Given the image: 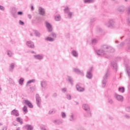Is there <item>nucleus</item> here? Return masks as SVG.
Returning <instances> with one entry per match:
<instances>
[{
  "instance_id": "1",
  "label": "nucleus",
  "mask_w": 130,
  "mask_h": 130,
  "mask_svg": "<svg viewBox=\"0 0 130 130\" xmlns=\"http://www.w3.org/2000/svg\"><path fill=\"white\" fill-rule=\"evenodd\" d=\"M96 52L99 56H105L108 58V56H107V54L108 52H114V49L108 45H104L102 46L101 50H96Z\"/></svg>"
},
{
  "instance_id": "2",
  "label": "nucleus",
  "mask_w": 130,
  "mask_h": 130,
  "mask_svg": "<svg viewBox=\"0 0 130 130\" xmlns=\"http://www.w3.org/2000/svg\"><path fill=\"white\" fill-rule=\"evenodd\" d=\"M82 108L83 109H84V110H85V111H88V115H86V117L91 116V112H90V108H89V106H88V105L84 104L82 106Z\"/></svg>"
},
{
  "instance_id": "3",
  "label": "nucleus",
  "mask_w": 130,
  "mask_h": 130,
  "mask_svg": "<svg viewBox=\"0 0 130 130\" xmlns=\"http://www.w3.org/2000/svg\"><path fill=\"white\" fill-rule=\"evenodd\" d=\"M36 102L38 106L39 107H41V98L39 96V94H37L36 95Z\"/></svg>"
},
{
  "instance_id": "4",
  "label": "nucleus",
  "mask_w": 130,
  "mask_h": 130,
  "mask_svg": "<svg viewBox=\"0 0 130 130\" xmlns=\"http://www.w3.org/2000/svg\"><path fill=\"white\" fill-rule=\"evenodd\" d=\"M108 77V72H107L105 75V77H104V80L102 81V87L103 88H104L106 86V83L107 81L106 79Z\"/></svg>"
},
{
  "instance_id": "5",
  "label": "nucleus",
  "mask_w": 130,
  "mask_h": 130,
  "mask_svg": "<svg viewBox=\"0 0 130 130\" xmlns=\"http://www.w3.org/2000/svg\"><path fill=\"white\" fill-rule=\"evenodd\" d=\"M106 26L107 27H109V28H112L113 26H114V21L113 20L111 19L109 21V22L107 23Z\"/></svg>"
},
{
  "instance_id": "6",
  "label": "nucleus",
  "mask_w": 130,
  "mask_h": 130,
  "mask_svg": "<svg viewBox=\"0 0 130 130\" xmlns=\"http://www.w3.org/2000/svg\"><path fill=\"white\" fill-rule=\"evenodd\" d=\"M46 26L49 32H51L52 31V26H51V24L48 22H46Z\"/></svg>"
},
{
  "instance_id": "7",
  "label": "nucleus",
  "mask_w": 130,
  "mask_h": 130,
  "mask_svg": "<svg viewBox=\"0 0 130 130\" xmlns=\"http://www.w3.org/2000/svg\"><path fill=\"white\" fill-rule=\"evenodd\" d=\"M92 67L90 68L89 71L87 72L86 77L88 78V79H92Z\"/></svg>"
},
{
  "instance_id": "8",
  "label": "nucleus",
  "mask_w": 130,
  "mask_h": 130,
  "mask_svg": "<svg viewBox=\"0 0 130 130\" xmlns=\"http://www.w3.org/2000/svg\"><path fill=\"white\" fill-rule=\"evenodd\" d=\"M12 115H15V116H19V111L17 110L14 109L11 112Z\"/></svg>"
},
{
  "instance_id": "9",
  "label": "nucleus",
  "mask_w": 130,
  "mask_h": 130,
  "mask_svg": "<svg viewBox=\"0 0 130 130\" xmlns=\"http://www.w3.org/2000/svg\"><path fill=\"white\" fill-rule=\"evenodd\" d=\"M39 13L40 15H41L42 16H43L44 14H45V11L44 10V9L42 8V7L39 8Z\"/></svg>"
},
{
  "instance_id": "10",
  "label": "nucleus",
  "mask_w": 130,
  "mask_h": 130,
  "mask_svg": "<svg viewBox=\"0 0 130 130\" xmlns=\"http://www.w3.org/2000/svg\"><path fill=\"white\" fill-rule=\"evenodd\" d=\"M64 12L67 13V14L68 13V16L70 18H71L72 17V15H73V14L72 13V12H70V10L69 9V7H67L64 10Z\"/></svg>"
},
{
  "instance_id": "11",
  "label": "nucleus",
  "mask_w": 130,
  "mask_h": 130,
  "mask_svg": "<svg viewBox=\"0 0 130 130\" xmlns=\"http://www.w3.org/2000/svg\"><path fill=\"white\" fill-rule=\"evenodd\" d=\"M24 103L25 104H26V105H28L29 108H33V105H32V104L30 102V101L28 100H25Z\"/></svg>"
},
{
  "instance_id": "12",
  "label": "nucleus",
  "mask_w": 130,
  "mask_h": 130,
  "mask_svg": "<svg viewBox=\"0 0 130 130\" xmlns=\"http://www.w3.org/2000/svg\"><path fill=\"white\" fill-rule=\"evenodd\" d=\"M26 45L28 47H30V48H34V43H33V42L31 41L27 42Z\"/></svg>"
},
{
  "instance_id": "13",
  "label": "nucleus",
  "mask_w": 130,
  "mask_h": 130,
  "mask_svg": "<svg viewBox=\"0 0 130 130\" xmlns=\"http://www.w3.org/2000/svg\"><path fill=\"white\" fill-rule=\"evenodd\" d=\"M116 98L118 101H123V97L120 95L116 94Z\"/></svg>"
},
{
  "instance_id": "14",
  "label": "nucleus",
  "mask_w": 130,
  "mask_h": 130,
  "mask_svg": "<svg viewBox=\"0 0 130 130\" xmlns=\"http://www.w3.org/2000/svg\"><path fill=\"white\" fill-rule=\"evenodd\" d=\"M74 71L75 73H77V74H79V75H81V76H83L84 75V73L81 72V71H80V70L76 69V68H74Z\"/></svg>"
},
{
  "instance_id": "15",
  "label": "nucleus",
  "mask_w": 130,
  "mask_h": 130,
  "mask_svg": "<svg viewBox=\"0 0 130 130\" xmlns=\"http://www.w3.org/2000/svg\"><path fill=\"white\" fill-rule=\"evenodd\" d=\"M41 85L42 87V90H43V89H45V88L47 87V84H46V82L44 81L41 82Z\"/></svg>"
},
{
  "instance_id": "16",
  "label": "nucleus",
  "mask_w": 130,
  "mask_h": 130,
  "mask_svg": "<svg viewBox=\"0 0 130 130\" xmlns=\"http://www.w3.org/2000/svg\"><path fill=\"white\" fill-rule=\"evenodd\" d=\"M76 89L77 90V91H79V92H83V91H84V90H85V89H84V88H82L80 86V85H79V84H77L76 85Z\"/></svg>"
},
{
  "instance_id": "17",
  "label": "nucleus",
  "mask_w": 130,
  "mask_h": 130,
  "mask_svg": "<svg viewBox=\"0 0 130 130\" xmlns=\"http://www.w3.org/2000/svg\"><path fill=\"white\" fill-rule=\"evenodd\" d=\"M111 64L113 68V69L114 70H115V71H117V64H116V62L113 61L112 62Z\"/></svg>"
},
{
  "instance_id": "18",
  "label": "nucleus",
  "mask_w": 130,
  "mask_h": 130,
  "mask_svg": "<svg viewBox=\"0 0 130 130\" xmlns=\"http://www.w3.org/2000/svg\"><path fill=\"white\" fill-rule=\"evenodd\" d=\"M69 120L70 121H74V120H75V115L73 113H71L70 115Z\"/></svg>"
},
{
  "instance_id": "19",
  "label": "nucleus",
  "mask_w": 130,
  "mask_h": 130,
  "mask_svg": "<svg viewBox=\"0 0 130 130\" xmlns=\"http://www.w3.org/2000/svg\"><path fill=\"white\" fill-rule=\"evenodd\" d=\"M63 122L62 120H56L54 121V123H55V124H61V123Z\"/></svg>"
},
{
  "instance_id": "20",
  "label": "nucleus",
  "mask_w": 130,
  "mask_h": 130,
  "mask_svg": "<svg viewBox=\"0 0 130 130\" xmlns=\"http://www.w3.org/2000/svg\"><path fill=\"white\" fill-rule=\"evenodd\" d=\"M25 127L27 130H33V126L31 125H26Z\"/></svg>"
},
{
  "instance_id": "21",
  "label": "nucleus",
  "mask_w": 130,
  "mask_h": 130,
  "mask_svg": "<svg viewBox=\"0 0 130 130\" xmlns=\"http://www.w3.org/2000/svg\"><path fill=\"white\" fill-rule=\"evenodd\" d=\"M16 121H17V122H19L20 124H23V119H22V118H21L20 117L17 118Z\"/></svg>"
},
{
  "instance_id": "22",
  "label": "nucleus",
  "mask_w": 130,
  "mask_h": 130,
  "mask_svg": "<svg viewBox=\"0 0 130 130\" xmlns=\"http://www.w3.org/2000/svg\"><path fill=\"white\" fill-rule=\"evenodd\" d=\"M34 57H35V58H36V59H42V58H43V56L40 55H34Z\"/></svg>"
},
{
  "instance_id": "23",
  "label": "nucleus",
  "mask_w": 130,
  "mask_h": 130,
  "mask_svg": "<svg viewBox=\"0 0 130 130\" xmlns=\"http://www.w3.org/2000/svg\"><path fill=\"white\" fill-rule=\"evenodd\" d=\"M119 92H121V93H124V87H120L118 88Z\"/></svg>"
},
{
  "instance_id": "24",
  "label": "nucleus",
  "mask_w": 130,
  "mask_h": 130,
  "mask_svg": "<svg viewBox=\"0 0 130 130\" xmlns=\"http://www.w3.org/2000/svg\"><path fill=\"white\" fill-rule=\"evenodd\" d=\"M72 53L73 56H75V57H78V52H77V51L74 50L72 52Z\"/></svg>"
},
{
  "instance_id": "25",
  "label": "nucleus",
  "mask_w": 130,
  "mask_h": 130,
  "mask_svg": "<svg viewBox=\"0 0 130 130\" xmlns=\"http://www.w3.org/2000/svg\"><path fill=\"white\" fill-rule=\"evenodd\" d=\"M24 78H21L19 81V85H21L22 86L23 85V83H24Z\"/></svg>"
},
{
  "instance_id": "26",
  "label": "nucleus",
  "mask_w": 130,
  "mask_h": 130,
  "mask_svg": "<svg viewBox=\"0 0 130 130\" xmlns=\"http://www.w3.org/2000/svg\"><path fill=\"white\" fill-rule=\"evenodd\" d=\"M14 67H15V64H14V63H12L10 64V71H11V72L13 71V70H14Z\"/></svg>"
},
{
  "instance_id": "27",
  "label": "nucleus",
  "mask_w": 130,
  "mask_h": 130,
  "mask_svg": "<svg viewBox=\"0 0 130 130\" xmlns=\"http://www.w3.org/2000/svg\"><path fill=\"white\" fill-rule=\"evenodd\" d=\"M23 111L25 113H27L28 112V109L27 108V107L26 106H24L23 108Z\"/></svg>"
},
{
  "instance_id": "28",
  "label": "nucleus",
  "mask_w": 130,
  "mask_h": 130,
  "mask_svg": "<svg viewBox=\"0 0 130 130\" xmlns=\"http://www.w3.org/2000/svg\"><path fill=\"white\" fill-rule=\"evenodd\" d=\"M46 40H47V41L52 42V41H53V40H54V39L52 38L47 37L46 38Z\"/></svg>"
},
{
  "instance_id": "29",
  "label": "nucleus",
  "mask_w": 130,
  "mask_h": 130,
  "mask_svg": "<svg viewBox=\"0 0 130 130\" xmlns=\"http://www.w3.org/2000/svg\"><path fill=\"white\" fill-rule=\"evenodd\" d=\"M61 115L62 118H66V117H67V114H66V113L63 112H61Z\"/></svg>"
},
{
  "instance_id": "30",
  "label": "nucleus",
  "mask_w": 130,
  "mask_h": 130,
  "mask_svg": "<svg viewBox=\"0 0 130 130\" xmlns=\"http://www.w3.org/2000/svg\"><path fill=\"white\" fill-rule=\"evenodd\" d=\"M94 2H95V0H84V3H88V4L94 3Z\"/></svg>"
},
{
  "instance_id": "31",
  "label": "nucleus",
  "mask_w": 130,
  "mask_h": 130,
  "mask_svg": "<svg viewBox=\"0 0 130 130\" xmlns=\"http://www.w3.org/2000/svg\"><path fill=\"white\" fill-rule=\"evenodd\" d=\"M55 20L56 21H60V16L57 15L55 17Z\"/></svg>"
},
{
  "instance_id": "32",
  "label": "nucleus",
  "mask_w": 130,
  "mask_h": 130,
  "mask_svg": "<svg viewBox=\"0 0 130 130\" xmlns=\"http://www.w3.org/2000/svg\"><path fill=\"white\" fill-rule=\"evenodd\" d=\"M35 34L36 36H38V37H40V33L38 32L37 30L35 31Z\"/></svg>"
},
{
  "instance_id": "33",
  "label": "nucleus",
  "mask_w": 130,
  "mask_h": 130,
  "mask_svg": "<svg viewBox=\"0 0 130 130\" xmlns=\"http://www.w3.org/2000/svg\"><path fill=\"white\" fill-rule=\"evenodd\" d=\"M68 80L70 82V84H71V85H73V79H72V78H71V77L68 76Z\"/></svg>"
},
{
  "instance_id": "34",
  "label": "nucleus",
  "mask_w": 130,
  "mask_h": 130,
  "mask_svg": "<svg viewBox=\"0 0 130 130\" xmlns=\"http://www.w3.org/2000/svg\"><path fill=\"white\" fill-rule=\"evenodd\" d=\"M126 73L128 77H129L130 71H129V68L128 67L126 68Z\"/></svg>"
},
{
  "instance_id": "35",
  "label": "nucleus",
  "mask_w": 130,
  "mask_h": 130,
  "mask_svg": "<svg viewBox=\"0 0 130 130\" xmlns=\"http://www.w3.org/2000/svg\"><path fill=\"white\" fill-rule=\"evenodd\" d=\"M7 54L8 56L11 57L13 55V53H12V51H8Z\"/></svg>"
},
{
  "instance_id": "36",
  "label": "nucleus",
  "mask_w": 130,
  "mask_h": 130,
  "mask_svg": "<svg viewBox=\"0 0 130 130\" xmlns=\"http://www.w3.org/2000/svg\"><path fill=\"white\" fill-rule=\"evenodd\" d=\"M34 82H35V80L32 79V80H30L28 81L27 82V84H30L31 83H34Z\"/></svg>"
},
{
  "instance_id": "37",
  "label": "nucleus",
  "mask_w": 130,
  "mask_h": 130,
  "mask_svg": "<svg viewBox=\"0 0 130 130\" xmlns=\"http://www.w3.org/2000/svg\"><path fill=\"white\" fill-rule=\"evenodd\" d=\"M96 43H97V40H96V39H93V40H92V44H93V45L96 44Z\"/></svg>"
},
{
  "instance_id": "38",
  "label": "nucleus",
  "mask_w": 130,
  "mask_h": 130,
  "mask_svg": "<svg viewBox=\"0 0 130 130\" xmlns=\"http://www.w3.org/2000/svg\"><path fill=\"white\" fill-rule=\"evenodd\" d=\"M67 98L68 99V100H71V99H72V96L70 94H67Z\"/></svg>"
},
{
  "instance_id": "39",
  "label": "nucleus",
  "mask_w": 130,
  "mask_h": 130,
  "mask_svg": "<svg viewBox=\"0 0 130 130\" xmlns=\"http://www.w3.org/2000/svg\"><path fill=\"white\" fill-rule=\"evenodd\" d=\"M51 36H52V37H53L54 38H56V34H54V33H52L51 34Z\"/></svg>"
},
{
  "instance_id": "40",
  "label": "nucleus",
  "mask_w": 130,
  "mask_h": 130,
  "mask_svg": "<svg viewBox=\"0 0 130 130\" xmlns=\"http://www.w3.org/2000/svg\"><path fill=\"white\" fill-rule=\"evenodd\" d=\"M126 12L128 15L130 14V6L127 9Z\"/></svg>"
},
{
  "instance_id": "41",
  "label": "nucleus",
  "mask_w": 130,
  "mask_h": 130,
  "mask_svg": "<svg viewBox=\"0 0 130 130\" xmlns=\"http://www.w3.org/2000/svg\"><path fill=\"white\" fill-rule=\"evenodd\" d=\"M61 91H62V92H63V93H64V92H66L67 91V88H62Z\"/></svg>"
},
{
  "instance_id": "42",
  "label": "nucleus",
  "mask_w": 130,
  "mask_h": 130,
  "mask_svg": "<svg viewBox=\"0 0 130 130\" xmlns=\"http://www.w3.org/2000/svg\"><path fill=\"white\" fill-rule=\"evenodd\" d=\"M126 111H127L128 112H130V107H127L126 108Z\"/></svg>"
},
{
  "instance_id": "43",
  "label": "nucleus",
  "mask_w": 130,
  "mask_h": 130,
  "mask_svg": "<svg viewBox=\"0 0 130 130\" xmlns=\"http://www.w3.org/2000/svg\"><path fill=\"white\" fill-rule=\"evenodd\" d=\"M17 14L21 16L22 15H23V12H21V11H19L17 13Z\"/></svg>"
},
{
  "instance_id": "44",
  "label": "nucleus",
  "mask_w": 130,
  "mask_h": 130,
  "mask_svg": "<svg viewBox=\"0 0 130 130\" xmlns=\"http://www.w3.org/2000/svg\"><path fill=\"white\" fill-rule=\"evenodd\" d=\"M0 10L4 11V10H5V7H3L2 6H0Z\"/></svg>"
},
{
  "instance_id": "45",
  "label": "nucleus",
  "mask_w": 130,
  "mask_h": 130,
  "mask_svg": "<svg viewBox=\"0 0 130 130\" xmlns=\"http://www.w3.org/2000/svg\"><path fill=\"white\" fill-rule=\"evenodd\" d=\"M127 23L128 25H129V26H130V18H129L127 20Z\"/></svg>"
},
{
  "instance_id": "46",
  "label": "nucleus",
  "mask_w": 130,
  "mask_h": 130,
  "mask_svg": "<svg viewBox=\"0 0 130 130\" xmlns=\"http://www.w3.org/2000/svg\"><path fill=\"white\" fill-rule=\"evenodd\" d=\"M19 24H20V25H24V22H23L21 20H19Z\"/></svg>"
},
{
  "instance_id": "47",
  "label": "nucleus",
  "mask_w": 130,
  "mask_h": 130,
  "mask_svg": "<svg viewBox=\"0 0 130 130\" xmlns=\"http://www.w3.org/2000/svg\"><path fill=\"white\" fill-rule=\"evenodd\" d=\"M27 17H28V19H31V18H32V16H31V15H30V14H28L27 15Z\"/></svg>"
},
{
  "instance_id": "48",
  "label": "nucleus",
  "mask_w": 130,
  "mask_h": 130,
  "mask_svg": "<svg viewBox=\"0 0 130 130\" xmlns=\"http://www.w3.org/2000/svg\"><path fill=\"white\" fill-rule=\"evenodd\" d=\"M109 103H112L113 102V101H112V100H111V99H109Z\"/></svg>"
},
{
  "instance_id": "49",
  "label": "nucleus",
  "mask_w": 130,
  "mask_h": 130,
  "mask_svg": "<svg viewBox=\"0 0 130 130\" xmlns=\"http://www.w3.org/2000/svg\"><path fill=\"white\" fill-rule=\"evenodd\" d=\"M120 46H123V45H124V43L123 42H122L121 44H120Z\"/></svg>"
},
{
  "instance_id": "50",
  "label": "nucleus",
  "mask_w": 130,
  "mask_h": 130,
  "mask_svg": "<svg viewBox=\"0 0 130 130\" xmlns=\"http://www.w3.org/2000/svg\"><path fill=\"white\" fill-rule=\"evenodd\" d=\"M31 11H34V7H33V6H31Z\"/></svg>"
},
{
  "instance_id": "51",
  "label": "nucleus",
  "mask_w": 130,
  "mask_h": 130,
  "mask_svg": "<svg viewBox=\"0 0 130 130\" xmlns=\"http://www.w3.org/2000/svg\"><path fill=\"white\" fill-rule=\"evenodd\" d=\"M119 12H123L124 11V9H119Z\"/></svg>"
},
{
  "instance_id": "52",
  "label": "nucleus",
  "mask_w": 130,
  "mask_h": 130,
  "mask_svg": "<svg viewBox=\"0 0 130 130\" xmlns=\"http://www.w3.org/2000/svg\"><path fill=\"white\" fill-rule=\"evenodd\" d=\"M52 112H53V110H51V111H49V114H51V113H52Z\"/></svg>"
},
{
  "instance_id": "53",
  "label": "nucleus",
  "mask_w": 130,
  "mask_h": 130,
  "mask_svg": "<svg viewBox=\"0 0 130 130\" xmlns=\"http://www.w3.org/2000/svg\"><path fill=\"white\" fill-rule=\"evenodd\" d=\"M125 117H126V118H129L130 116L127 115H126Z\"/></svg>"
},
{
  "instance_id": "54",
  "label": "nucleus",
  "mask_w": 130,
  "mask_h": 130,
  "mask_svg": "<svg viewBox=\"0 0 130 130\" xmlns=\"http://www.w3.org/2000/svg\"><path fill=\"white\" fill-rule=\"evenodd\" d=\"M56 96H57V94L56 93L53 94V97H56Z\"/></svg>"
},
{
  "instance_id": "55",
  "label": "nucleus",
  "mask_w": 130,
  "mask_h": 130,
  "mask_svg": "<svg viewBox=\"0 0 130 130\" xmlns=\"http://www.w3.org/2000/svg\"><path fill=\"white\" fill-rule=\"evenodd\" d=\"M7 127H5L4 128H3V130H7Z\"/></svg>"
},
{
  "instance_id": "56",
  "label": "nucleus",
  "mask_w": 130,
  "mask_h": 130,
  "mask_svg": "<svg viewBox=\"0 0 130 130\" xmlns=\"http://www.w3.org/2000/svg\"><path fill=\"white\" fill-rule=\"evenodd\" d=\"M127 51H130V47L128 48Z\"/></svg>"
},
{
  "instance_id": "57",
  "label": "nucleus",
  "mask_w": 130,
  "mask_h": 130,
  "mask_svg": "<svg viewBox=\"0 0 130 130\" xmlns=\"http://www.w3.org/2000/svg\"><path fill=\"white\" fill-rule=\"evenodd\" d=\"M16 130H20V127L17 128Z\"/></svg>"
},
{
  "instance_id": "58",
  "label": "nucleus",
  "mask_w": 130,
  "mask_h": 130,
  "mask_svg": "<svg viewBox=\"0 0 130 130\" xmlns=\"http://www.w3.org/2000/svg\"><path fill=\"white\" fill-rule=\"evenodd\" d=\"M15 13H16V11L14 13L12 12L13 15H14Z\"/></svg>"
},
{
  "instance_id": "59",
  "label": "nucleus",
  "mask_w": 130,
  "mask_h": 130,
  "mask_svg": "<svg viewBox=\"0 0 130 130\" xmlns=\"http://www.w3.org/2000/svg\"><path fill=\"white\" fill-rule=\"evenodd\" d=\"M116 43H118V41H116Z\"/></svg>"
},
{
  "instance_id": "60",
  "label": "nucleus",
  "mask_w": 130,
  "mask_h": 130,
  "mask_svg": "<svg viewBox=\"0 0 130 130\" xmlns=\"http://www.w3.org/2000/svg\"><path fill=\"white\" fill-rule=\"evenodd\" d=\"M30 36H33V35H32V34H30Z\"/></svg>"
},
{
  "instance_id": "61",
  "label": "nucleus",
  "mask_w": 130,
  "mask_h": 130,
  "mask_svg": "<svg viewBox=\"0 0 130 130\" xmlns=\"http://www.w3.org/2000/svg\"><path fill=\"white\" fill-rule=\"evenodd\" d=\"M31 53H34V51L31 52Z\"/></svg>"
},
{
  "instance_id": "62",
  "label": "nucleus",
  "mask_w": 130,
  "mask_h": 130,
  "mask_svg": "<svg viewBox=\"0 0 130 130\" xmlns=\"http://www.w3.org/2000/svg\"><path fill=\"white\" fill-rule=\"evenodd\" d=\"M13 10H16V9H13Z\"/></svg>"
},
{
  "instance_id": "63",
  "label": "nucleus",
  "mask_w": 130,
  "mask_h": 130,
  "mask_svg": "<svg viewBox=\"0 0 130 130\" xmlns=\"http://www.w3.org/2000/svg\"><path fill=\"white\" fill-rule=\"evenodd\" d=\"M125 2H126V0H125Z\"/></svg>"
}]
</instances>
